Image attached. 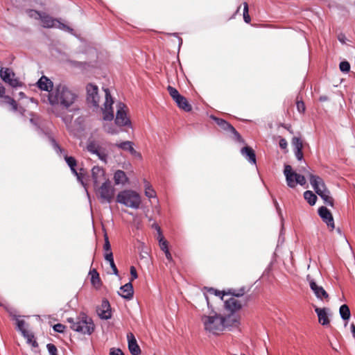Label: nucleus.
<instances>
[{"instance_id": "1", "label": "nucleus", "mask_w": 355, "mask_h": 355, "mask_svg": "<svg viewBox=\"0 0 355 355\" xmlns=\"http://www.w3.org/2000/svg\"><path fill=\"white\" fill-rule=\"evenodd\" d=\"M48 101L51 106V112L58 117H62L65 111L78 110V94L65 84L55 85L48 94Z\"/></svg>"}, {"instance_id": "2", "label": "nucleus", "mask_w": 355, "mask_h": 355, "mask_svg": "<svg viewBox=\"0 0 355 355\" xmlns=\"http://www.w3.org/2000/svg\"><path fill=\"white\" fill-rule=\"evenodd\" d=\"M200 320L203 329L207 334L219 335L224 331L223 315L216 312L203 314Z\"/></svg>"}, {"instance_id": "3", "label": "nucleus", "mask_w": 355, "mask_h": 355, "mask_svg": "<svg viewBox=\"0 0 355 355\" xmlns=\"http://www.w3.org/2000/svg\"><path fill=\"white\" fill-rule=\"evenodd\" d=\"M67 322L70 324V328L75 331L91 335L94 331L92 319L85 313L80 314L76 319L69 318Z\"/></svg>"}, {"instance_id": "4", "label": "nucleus", "mask_w": 355, "mask_h": 355, "mask_svg": "<svg viewBox=\"0 0 355 355\" xmlns=\"http://www.w3.org/2000/svg\"><path fill=\"white\" fill-rule=\"evenodd\" d=\"M116 201L127 207L137 209L141 204V198L137 191L125 189L118 193Z\"/></svg>"}, {"instance_id": "5", "label": "nucleus", "mask_w": 355, "mask_h": 355, "mask_svg": "<svg viewBox=\"0 0 355 355\" xmlns=\"http://www.w3.org/2000/svg\"><path fill=\"white\" fill-rule=\"evenodd\" d=\"M229 293L232 295L230 299L225 301V308L232 313L239 311L246 303L244 300H239L237 297H242L245 293V288H241L239 290H230Z\"/></svg>"}, {"instance_id": "6", "label": "nucleus", "mask_w": 355, "mask_h": 355, "mask_svg": "<svg viewBox=\"0 0 355 355\" xmlns=\"http://www.w3.org/2000/svg\"><path fill=\"white\" fill-rule=\"evenodd\" d=\"M128 106L123 103L119 102L116 104V112L114 119L116 125L132 128L130 119L128 115Z\"/></svg>"}, {"instance_id": "7", "label": "nucleus", "mask_w": 355, "mask_h": 355, "mask_svg": "<svg viewBox=\"0 0 355 355\" xmlns=\"http://www.w3.org/2000/svg\"><path fill=\"white\" fill-rule=\"evenodd\" d=\"M96 196L101 202L110 203L115 194V189L110 180H105L99 187L95 188Z\"/></svg>"}, {"instance_id": "8", "label": "nucleus", "mask_w": 355, "mask_h": 355, "mask_svg": "<svg viewBox=\"0 0 355 355\" xmlns=\"http://www.w3.org/2000/svg\"><path fill=\"white\" fill-rule=\"evenodd\" d=\"M284 174L286 184L291 188L295 187L297 184L303 186L306 182L304 176L295 172L290 165H285Z\"/></svg>"}, {"instance_id": "9", "label": "nucleus", "mask_w": 355, "mask_h": 355, "mask_svg": "<svg viewBox=\"0 0 355 355\" xmlns=\"http://www.w3.org/2000/svg\"><path fill=\"white\" fill-rule=\"evenodd\" d=\"M103 92L105 94V101L101 107L103 119L104 121H112L114 117L112 107L114 100L110 94L109 89L104 88Z\"/></svg>"}, {"instance_id": "10", "label": "nucleus", "mask_w": 355, "mask_h": 355, "mask_svg": "<svg viewBox=\"0 0 355 355\" xmlns=\"http://www.w3.org/2000/svg\"><path fill=\"white\" fill-rule=\"evenodd\" d=\"M40 21L42 22V26L44 28H58L59 29L67 31H72V29L70 28L68 26L64 24L58 19H54L44 12H43V14L40 16Z\"/></svg>"}, {"instance_id": "11", "label": "nucleus", "mask_w": 355, "mask_h": 355, "mask_svg": "<svg viewBox=\"0 0 355 355\" xmlns=\"http://www.w3.org/2000/svg\"><path fill=\"white\" fill-rule=\"evenodd\" d=\"M86 89L87 103L95 107H98L100 102L98 87L90 83L87 85Z\"/></svg>"}, {"instance_id": "12", "label": "nucleus", "mask_w": 355, "mask_h": 355, "mask_svg": "<svg viewBox=\"0 0 355 355\" xmlns=\"http://www.w3.org/2000/svg\"><path fill=\"white\" fill-rule=\"evenodd\" d=\"M0 76L2 80L12 87H17L20 85L19 81L15 77L13 71L9 68H2L0 70Z\"/></svg>"}, {"instance_id": "13", "label": "nucleus", "mask_w": 355, "mask_h": 355, "mask_svg": "<svg viewBox=\"0 0 355 355\" xmlns=\"http://www.w3.org/2000/svg\"><path fill=\"white\" fill-rule=\"evenodd\" d=\"M307 279L309 282L310 288L314 293L316 297L320 300H328L329 295L324 289V288L321 286L318 285L313 279L309 278V276L307 277Z\"/></svg>"}, {"instance_id": "14", "label": "nucleus", "mask_w": 355, "mask_h": 355, "mask_svg": "<svg viewBox=\"0 0 355 355\" xmlns=\"http://www.w3.org/2000/svg\"><path fill=\"white\" fill-rule=\"evenodd\" d=\"M318 214L327 224L329 230L332 231L335 227V225L333 216L330 211L325 207H321L318 209Z\"/></svg>"}, {"instance_id": "15", "label": "nucleus", "mask_w": 355, "mask_h": 355, "mask_svg": "<svg viewBox=\"0 0 355 355\" xmlns=\"http://www.w3.org/2000/svg\"><path fill=\"white\" fill-rule=\"evenodd\" d=\"M92 177L94 182V187H97V186L101 182H104L105 180H109L105 177V173L103 168L95 166L92 169Z\"/></svg>"}, {"instance_id": "16", "label": "nucleus", "mask_w": 355, "mask_h": 355, "mask_svg": "<svg viewBox=\"0 0 355 355\" xmlns=\"http://www.w3.org/2000/svg\"><path fill=\"white\" fill-rule=\"evenodd\" d=\"M224 330L228 328L238 327L240 324V317L235 313L223 316Z\"/></svg>"}, {"instance_id": "17", "label": "nucleus", "mask_w": 355, "mask_h": 355, "mask_svg": "<svg viewBox=\"0 0 355 355\" xmlns=\"http://www.w3.org/2000/svg\"><path fill=\"white\" fill-rule=\"evenodd\" d=\"M212 119L224 130H228L232 132L238 141H241V137L236 129L226 121L213 116Z\"/></svg>"}, {"instance_id": "18", "label": "nucleus", "mask_w": 355, "mask_h": 355, "mask_svg": "<svg viewBox=\"0 0 355 355\" xmlns=\"http://www.w3.org/2000/svg\"><path fill=\"white\" fill-rule=\"evenodd\" d=\"M97 313L101 319L108 320L112 317L111 307L107 300L102 301L101 306L97 309Z\"/></svg>"}, {"instance_id": "19", "label": "nucleus", "mask_w": 355, "mask_h": 355, "mask_svg": "<svg viewBox=\"0 0 355 355\" xmlns=\"http://www.w3.org/2000/svg\"><path fill=\"white\" fill-rule=\"evenodd\" d=\"M309 180L312 187L317 194L322 191V190L327 189L324 182L320 177L310 174Z\"/></svg>"}, {"instance_id": "20", "label": "nucleus", "mask_w": 355, "mask_h": 355, "mask_svg": "<svg viewBox=\"0 0 355 355\" xmlns=\"http://www.w3.org/2000/svg\"><path fill=\"white\" fill-rule=\"evenodd\" d=\"M127 340L128 343V349L132 355L140 354V347L138 345L137 340L132 333L130 332L127 334Z\"/></svg>"}, {"instance_id": "21", "label": "nucleus", "mask_w": 355, "mask_h": 355, "mask_svg": "<svg viewBox=\"0 0 355 355\" xmlns=\"http://www.w3.org/2000/svg\"><path fill=\"white\" fill-rule=\"evenodd\" d=\"M315 311L318 318V322L323 326L328 325L330 322L329 318V309L327 308H315Z\"/></svg>"}, {"instance_id": "22", "label": "nucleus", "mask_w": 355, "mask_h": 355, "mask_svg": "<svg viewBox=\"0 0 355 355\" xmlns=\"http://www.w3.org/2000/svg\"><path fill=\"white\" fill-rule=\"evenodd\" d=\"M53 142L54 149L55 150V151L58 153H59L60 155H63L64 160L66 161L68 166L70 168L76 167L77 162H76V160L75 159V158L73 157H71V156H68L65 153L64 150L62 148H61L60 146L54 140L53 141Z\"/></svg>"}, {"instance_id": "23", "label": "nucleus", "mask_w": 355, "mask_h": 355, "mask_svg": "<svg viewBox=\"0 0 355 355\" xmlns=\"http://www.w3.org/2000/svg\"><path fill=\"white\" fill-rule=\"evenodd\" d=\"M292 145L294 148L295 155L298 160H302L303 158V144L301 139L298 137H293L292 139Z\"/></svg>"}, {"instance_id": "24", "label": "nucleus", "mask_w": 355, "mask_h": 355, "mask_svg": "<svg viewBox=\"0 0 355 355\" xmlns=\"http://www.w3.org/2000/svg\"><path fill=\"white\" fill-rule=\"evenodd\" d=\"M37 85L41 90L49 92L54 88L53 82L45 76H42L39 79Z\"/></svg>"}, {"instance_id": "25", "label": "nucleus", "mask_w": 355, "mask_h": 355, "mask_svg": "<svg viewBox=\"0 0 355 355\" xmlns=\"http://www.w3.org/2000/svg\"><path fill=\"white\" fill-rule=\"evenodd\" d=\"M119 295L122 297L128 300L132 299L133 297V287L131 282H128L120 288V291L118 292Z\"/></svg>"}, {"instance_id": "26", "label": "nucleus", "mask_w": 355, "mask_h": 355, "mask_svg": "<svg viewBox=\"0 0 355 355\" xmlns=\"http://www.w3.org/2000/svg\"><path fill=\"white\" fill-rule=\"evenodd\" d=\"M241 153L250 163L256 164V155L252 148L245 146L241 149Z\"/></svg>"}, {"instance_id": "27", "label": "nucleus", "mask_w": 355, "mask_h": 355, "mask_svg": "<svg viewBox=\"0 0 355 355\" xmlns=\"http://www.w3.org/2000/svg\"><path fill=\"white\" fill-rule=\"evenodd\" d=\"M114 180L116 184L125 185L128 182V178L125 173L121 170H117L114 174Z\"/></svg>"}, {"instance_id": "28", "label": "nucleus", "mask_w": 355, "mask_h": 355, "mask_svg": "<svg viewBox=\"0 0 355 355\" xmlns=\"http://www.w3.org/2000/svg\"><path fill=\"white\" fill-rule=\"evenodd\" d=\"M145 196L148 198H156L157 194L151 184L146 180H144Z\"/></svg>"}, {"instance_id": "29", "label": "nucleus", "mask_w": 355, "mask_h": 355, "mask_svg": "<svg viewBox=\"0 0 355 355\" xmlns=\"http://www.w3.org/2000/svg\"><path fill=\"white\" fill-rule=\"evenodd\" d=\"M175 102L179 108L183 110L185 112H190L192 109L191 105L189 103L187 98L183 96H181L178 100H176Z\"/></svg>"}, {"instance_id": "30", "label": "nucleus", "mask_w": 355, "mask_h": 355, "mask_svg": "<svg viewBox=\"0 0 355 355\" xmlns=\"http://www.w3.org/2000/svg\"><path fill=\"white\" fill-rule=\"evenodd\" d=\"M318 195H319L321 197V198L324 200V202L326 205L333 207L334 200L332 197L330 196V192L327 189L325 190H322V191L318 193Z\"/></svg>"}, {"instance_id": "31", "label": "nucleus", "mask_w": 355, "mask_h": 355, "mask_svg": "<svg viewBox=\"0 0 355 355\" xmlns=\"http://www.w3.org/2000/svg\"><path fill=\"white\" fill-rule=\"evenodd\" d=\"M116 146L123 150L129 151L131 154H135L136 153L135 150L133 148V143L130 141H123L120 144H116Z\"/></svg>"}, {"instance_id": "32", "label": "nucleus", "mask_w": 355, "mask_h": 355, "mask_svg": "<svg viewBox=\"0 0 355 355\" xmlns=\"http://www.w3.org/2000/svg\"><path fill=\"white\" fill-rule=\"evenodd\" d=\"M89 275H91V282L92 285L96 288H99L101 285V279L99 277V274L97 272V271L94 269L90 271Z\"/></svg>"}, {"instance_id": "33", "label": "nucleus", "mask_w": 355, "mask_h": 355, "mask_svg": "<svg viewBox=\"0 0 355 355\" xmlns=\"http://www.w3.org/2000/svg\"><path fill=\"white\" fill-rule=\"evenodd\" d=\"M341 318L343 320H348L350 318L351 313L349 306L347 304H343L339 309Z\"/></svg>"}, {"instance_id": "34", "label": "nucleus", "mask_w": 355, "mask_h": 355, "mask_svg": "<svg viewBox=\"0 0 355 355\" xmlns=\"http://www.w3.org/2000/svg\"><path fill=\"white\" fill-rule=\"evenodd\" d=\"M304 199L310 205H314L317 200V196L311 191H306L304 193Z\"/></svg>"}, {"instance_id": "35", "label": "nucleus", "mask_w": 355, "mask_h": 355, "mask_svg": "<svg viewBox=\"0 0 355 355\" xmlns=\"http://www.w3.org/2000/svg\"><path fill=\"white\" fill-rule=\"evenodd\" d=\"M103 128L105 132L111 135H116L119 132V129L112 124L104 123Z\"/></svg>"}, {"instance_id": "36", "label": "nucleus", "mask_w": 355, "mask_h": 355, "mask_svg": "<svg viewBox=\"0 0 355 355\" xmlns=\"http://www.w3.org/2000/svg\"><path fill=\"white\" fill-rule=\"evenodd\" d=\"M3 103L10 105L11 106V109L12 111H17V105L16 101L10 98V96H6L3 97V99L2 101Z\"/></svg>"}, {"instance_id": "37", "label": "nucleus", "mask_w": 355, "mask_h": 355, "mask_svg": "<svg viewBox=\"0 0 355 355\" xmlns=\"http://www.w3.org/2000/svg\"><path fill=\"white\" fill-rule=\"evenodd\" d=\"M87 149L92 154H98L100 146L95 141H91L87 144Z\"/></svg>"}, {"instance_id": "38", "label": "nucleus", "mask_w": 355, "mask_h": 355, "mask_svg": "<svg viewBox=\"0 0 355 355\" xmlns=\"http://www.w3.org/2000/svg\"><path fill=\"white\" fill-rule=\"evenodd\" d=\"M167 90L171 98L174 100V101L178 100V98L182 96L180 94L179 92L175 88L171 86H168Z\"/></svg>"}, {"instance_id": "39", "label": "nucleus", "mask_w": 355, "mask_h": 355, "mask_svg": "<svg viewBox=\"0 0 355 355\" xmlns=\"http://www.w3.org/2000/svg\"><path fill=\"white\" fill-rule=\"evenodd\" d=\"M22 335L24 336V338H26L28 343L32 344L33 346L37 345V343L34 340V336L32 334V333L29 332L28 331H26L22 333Z\"/></svg>"}, {"instance_id": "40", "label": "nucleus", "mask_w": 355, "mask_h": 355, "mask_svg": "<svg viewBox=\"0 0 355 355\" xmlns=\"http://www.w3.org/2000/svg\"><path fill=\"white\" fill-rule=\"evenodd\" d=\"M16 324H17L18 330L20 331L21 332V334L24 333V331H27L25 328L26 323H25L24 320H21L17 318H16Z\"/></svg>"}, {"instance_id": "41", "label": "nucleus", "mask_w": 355, "mask_h": 355, "mask_svg": "<svg viewBox=\"0 0 355 355\" xmlns=\"http://www.w3.org/2000/svg\"><path fill=\"white\" fill-rule=\"evenodd\" d=\"M243 19L246 23H250V17L248 14V5L246 2L243 3Z\"/></svg>"}, {"instance_id": "42", "label": "nucleus", "mask_w": 355, "mask_h": 355, "mask_svg": "<svg viewBox=\"0 0 355 355\" xmlns=\"http://www.w3.org/2000/svg\"><path fill=\"white\" fill-rule=\"evenodd\" d=\"M340 69L343 72H348L350 70V64L347 61H343L339 65Z\"/></svg>"}, {"instance_id": "43", "label": "nucleus", "mask_w": 355, "mask_h": 355, "mask_svg": "<svg viewBox=\"0 0 355 355\" xmlns=\"http://www.w3.org/2000/svg\"><path fill=\"white\" fill-rule=\"evenodd\" d=\"M27 13L30 17L39 19H40V16L43 14V12H40L35 10H29L27 11Z\"/></svg>"}, {"instance_id": "44", "label": "nucleus", "mask_w": 355, "mask_h": 355, "mask_svg": "<svg viewBox=\"0 0 355 355\" xmlns=\"http://www.w3.org/2000/svg\"><path fill=\"white\" fill-rule=\"evenodd\" d=\"M205 289L209 294L214 295L216 296H219L223 300V295H225L224 293H222L219 291H217L213 288H205Z\"/></svg>"}, {"instance_id": "45", "label": "nucleus", "mask_w": 355, "mask_h": 355, "mask_svg": "<svg viewBox=\"0 0 355 355\" xmlns=\"http://www.w3.org/2000/svg\"><path fill=\"white\" fill-rule=\"evenodd\" d=\"M46 347L50 355H58V349L53 344L49 343Z\"/></svg>"}, {"instance_id": "46", "label": "nucleus", "mask_w": 355, "mask_h": 355, "mask_svg": "<svg viewBox=\"0 0 355 355\" xmlns=\"http://www.w3.org/2000/svg\"><path fill=\"white\" fill-rule=\"evenodd\" d=\"M103 249L105 251V252H110L111 251V245L108 239V237L107 234H105V243L103 245Z\"/></svg>"}, {"instance_id": "47", "label": "nucleus", "mask_w": 355, "mask_h": 355, "mask_svg": "<svg viewBox=\"0 0 355 355\" xmlns=\"http://www.w3.org/2000/svg\"><path fill=\"white\" fill-rule=\"evenodd\" d=\"M65 329V326L60 323L56 324L53 326V330L58 333H63Z\"/></svg>"}, {"instance_id": "48", "label": "nucleus", "mask_w": 355, "mask_h": 355, "mask_svg": "<svg viewBox=\"0 0 355 355\" xmlns=\"http://www.w3.org/2000/svg\"><path fill=\"white\" fill-rule=\"evenodd\" d=\"M71 168V171L73 173V174H74L77 177L78 180L79 182H80L82 183V184H83L82 173H78V171L76 169V167H72V168Z\"/></svg>"}, {"instance_id": "49", "label": "nucleus", "mask_w": 355, "mask_h": 355, "mask_svg": "<svg viewBox=\"0 0 355 355\" xmlns=\"http://www.w3.org/2000/svg\"><path fill=\"white\" fill-rule=\"evenodd\" d=\"M130 272L131 275V279L130 281H133L134 279H136L137 278V270L135 266H131L130 268Z\"/></svg>"}, {"instance_id": "50", "label": "nucleus", "mask_w": 355, "mask_h": 355, "mask_svg": "<svg viewBox=\"0 0 355 355\" xmlns=\"http://www.w3.org/2000/svg\"><path fill=\"white\" fill-rule=\"evenodd\" d=\"M296 104H297V110L300 112H304L305 110L304 103L302 101H297Z\"/></svg>"}, {"instance_id": "51", "label": "nucleus", "mask_w": 355, "mask_h": 355, "mask_svg": "<svg viewBox=\"0 0 355 355\" xmlns=\"http://www.w3.org/2000/svg\"><path fill=\"white\" fill-rule=\"evenodd\" d=\"M159 247L164 252L169 250L168 248V242L166 241H162V243H159Z\"/></svg>"}, {"instance_id": "52", "label": "nucleus", "mask_w": 355, "mask_h": 355, "mask_svg": "<svg viewBox=\"0 0 355 355\" xmlns=\"http://www.w3.org/2000/svg\"><path fill=\"white\" fill-rule=\"evenodd\" d=\"M105 259L106 261H107L109 263H110L111 261H114L112 252H105Z\"/></svg>"}, {"instance_id": "53", "label": "nucleus", "mask_w": 355, "mask_h": 355, "mask_svg": "<svg viewBox=\"0 0 355 355\" xmlns=\"http://www.w3.org/2000/svg\"><path fill=\"white\" fill-rule=\"evenodd\" d=\"M287 141L284 139V138H282L280 140H279V146L282 149H286L287 148Z\"/></svg>"}, {"instance_id": "54", "label": "nucleus", "mask_w": 355, "mask_h": 355, "mask_svg": "<svg viewBox=\"0 0 355 355\" xmlns=\"http://www.w3.org/2000/svg\"><path fill=\"white\" fill-rule=\"evenodd\" d=\"M110 355H123V354L119 349H111Z\"/></svg>"}, {"instance_id": "55", "label": "nucleus", "mask_w": 355, "mask_h": 355, "mask_svg": "<svg viewBox=\"0 0 355 355\" xmlns=\"http://www.w3.org/2000/svg\"><path fill=\"white\" fill-rule=\"evenodd\" d=\"M110 263V267H111V268H112V272H113V273H114V275H118V270H117L116 266V265H115V263H114V261H111V262H110V263Z\"/></svg>"}, {"instance_id": "56", "label": "nucleus", "mask_w": 355, "mask_h": 355, "mask_svg": "<svg viewBox=\"0 0 355 355\" xmlns=\"http://www.w3.org/2000/svg\"><path fill=\"white\" fill-rule=\"evenodd\" d=\"M157 230H158V237H157V239L159 241V243H162V241H166V240L164 239L162 232H161V230H160V228L158 227L157 228Z\"/></svg>"}, {"instance_id": "57", "label": "nucleus", "mask_w": 355, "mask_h": 355, "mask_svg": "<svg viewBox=\"0 0 355 355\" xmlns=\"http://www.w3.org/2000/svg\"><path fill=\"white\" fill-rule=\"evenodd\" d=\"M98 157L101 159L105 162L106 159V155L103 153H101L100 150L98 151V154H96Z\"/></svg>"}, {"instance_id": "58", "label": "nucleus", "mask_w": 355, "mask_h": 355, "mask_svg": "<svg viewBox=\"0 0 355 355\" xmlns=\"http://www.w3.org/2000/svg\"><path fill=\"white\" fill-rule=\"evenodd\" d=\"M164 254H165L166 257L168 259V261H172V256H171V254L170 253L169 250L165 252Z\"/></svg>"}, {"instance_id": "59", "label": "nucleus", "mask_w": 355, "mask_h": 355, "mask_svg": "<svg viewBox=\"0 0 355 355\" xmlns=\"http://www.w3.org/2000/svg\"><path fill=\"white\" fill-rule=\"evenodd\" d=\"M351 332L352 334L353 337L355 338V324L352 323L350 325Z\"/></svg>"}, {"instance_id": "60", "label": "nucleus", "mask_w": 355, "mask_h": 355, "mask_svg": "<svg viewBox=\"0 0 355 355\" xmlns=\"http://www.w3.org/2000/svg\"><path fill=\"white\" fill-rule=\"evenodd\" d=\"M5 94V88L2 86H0V97L2 96Z\"/></svg>"}, {"instance_id": "61", "label": "nucleus", "mask_w": 355, "mask_h": 355, "mask_svg": "<svg viewBox=\"0 0 355 355\" xmlns=\"http://www.w3.org/2000/svg\"><path fill=\"white\" fill-rule=\"evenodd\" d=\"M338 40L340 42L342 43H344L345 42V40H344V36H339L338 37Z\"/></svg>"}, {"instance_id": "62", "label": "nucleus", "mask_w": 355, "mask_h": 355, "mask_svg": "<svg viewBox=\"0 0 355 355\" xmlns=\"http://www.w3.org/2000/svg\"><path fill=\"white\" fill-rule=\"evenodd\" d=\"M320 100L321 101H326V100H327V97H325V96H321V97L320 98Z\"/></svg>"}, {"instance_id": "63", "label": "nucleus", "mask_w": 355, "mask_h": 355, "mask_svg": "<svg viewBox=\"0 0 355 355\" xmlns=\"http://www.w3.org/2000/svg\"><path fill=\"white\" fill-rule=\"evenodd\" d=\"M336 231H337V232H338L340 235H342V234H342V231H341V230H340V228H338V229L336 230Z\"/></svg>"}, {"instance_id": "64", "label": "nucleus", "mask_w": 355, "mask_h": 355, "mask_svg": "<svg viewBox=\"0 0 355 355\" xmlns=\"http://www.w3.org/2000/svg\"><path fill=\"white\" fill-rule=\"evenodd\" d=\"M19 96L21 97H24V94L23 92H19Z\"/></svg>"}]
</instances>
